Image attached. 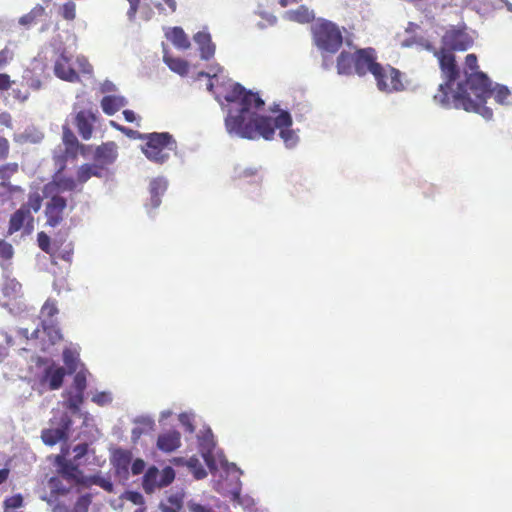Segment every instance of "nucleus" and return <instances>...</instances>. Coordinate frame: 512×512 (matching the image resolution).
<instances>
[{
  "mask_svg": "<svg viewBox=\"0 0 512 512\" xmlns=\"http://www.w3.org/2000/svg\"><path fill=\"white\" fill-rule=\"evenodd\" d=\"M315 45L321 51L323 57L322 66L330 69L333 61L329 55L336 53L343 43L342 33L339 27L328 20H319L312 26Z\"/></svg>",
  "mask_w": 512,
  "mask_h": 512,
  "instance_id": "obj_5",
  "label": "nucleus"
},
{
  "mask_svg": "<svg viewBox=\"0 0 512 512\" xmlns=\"http://www.w3.org/2000/svg\"><path fill=\"white\" fill-rule=\"evenodd\" d=\"M9 152V143L6 138L0 136V160L7 157Z\"/></svg>",
  "mask_w": 512,
  "mask_h": 512,
  "instance_id": "obj_60",
  "label": "nucleus"
},
{
  "mask_svg": "<svg viewBox=\"0 0 512 512\" xmlns=\"http://www.w3.org/2000/svg\"><path fill=\"white\" fill-rule=\"evenodd\" d=\"M48 488L50 492L55 495L65 496L67 495L73 486H70L62 477L53 476L48 480Z\"/></svg>",
  "mask_w": 512,
  "mask_h": 512,
  "instance_id": "obj_36",
  "label": "nucleus"
},
{
  "mask_svg": "<svg viewBox=\"0 0 512 512\" xmlns=\"http://www.w3.org/2000/svg\"><path fill=\"white\" fill-rule=\"evenodd\" d=\"M199 447L201 455L211 473H214L219 467L224 473L231 470V464L227 461L224 454L216 450L213 434L210 428H207L202 436H199Z\"/></svg>",
  "mask_w": 512,
  "mask_h": 512,
  "instance_id": "obj_7",
  "label": "nucleus"
},
{
  "mask_svg": "<svg viewBox=\"0 0 512 512\" xmlns=\"http://www.w3.org/2000/svg\"><path fill=\"white\" fill-rule=\"evenodd\" d=\"M355 53L343 50L337 57V72L339 75H350L354 72Z\"/></svg>",
  "mask_w": 512,
  "mask_h": 512,
  "instance_id": "obj_31",
  "label": "nucleus"
},
{
  "mask_svg": "<svg viewBox=\"0 0 512 512\" xmlns=\"http://www.w3.org/2000/svg\"><path fill=\"white\" fill-rule=\"evenodd\" d=\"M87 374H88V370L85 369L84 367L79 369V371L75 372L74 381H73V385H74V389H75L74 392H80V393L84 394V391L87 387Z\"/></svg>",
  "mask_w": 512,
  "mask_h": 512,
  "instance_id": "obj_40",
  "label": "nucleus"
},
{
  "mask_svg": "<svg viewBox=\"0 0 512 512\" xmlns=\"http://www.w3.org/2000/svg\"><path fill=\"white\" fill-rule=\"evenodd\" d=\"M42 198L38 193H31L28 198V202L25 205L27 209L38 212L41 208Z\"/></svg>",
  "mask_w": 512,
  "mask_h": 512,
  "instance_id": "obj_51",
  "label": "nucleus"
},
{
  "mask_svg": "<svg viewBox=\"0 0 512 512\" xmlns=\"http://www.w3.org/2000/svg\"><path fill=\"white\" fill-rule=\"evenodd\" d=\"M30 217L29 209L26 206H21L17 211H15L10 218L9 221V234H13L14 232L19 231L27 218Z\"/></svg>",
  "mask_w": 512,
  "mask_h": 512,
  "instance_id": "obj_34",
  "label": "nucleus"
},
{
  "mask_svg": "<svg viewBox=\"0 0 512 512\" xmlns=\"http://www.w3.org/2000/svg\"><path fill=\"white\" fill-rule=\"evenodd\" d=\"M167 188L168 180L163 176H158L150 181V198L145 204L148 214L152 215V211L156 210L161 205V197L165 194Z\"/></svg>",
  "mask_w": 512,
  "mask_h": 512,
  "instance_id": "obj_17",
  "label": "nucleus"
},
{
  "mask_svg": "<svg viewBox=\"0 0 512 512\" xmlns=\"http://www.w3.org/2000/svg\"><path fill=\"white\" fill-rule=\"evenodd\" d=\"M117 145L114 142H107L95 151V159L103 162L104 164H112L117 158Z\"/></svg>",
  "mask_w": 512,
  "mask_h": 512,
  "instance_id": "obj_29",
  "label": "nucleus"
},
{
  "mask_svg": "<svg viewBox=\"0 0 512 512\" xmlns=\"http://www.w3.org/2000/svg\"><path fill=\"white\" fill-rule=\"evenodd\" d=\"M442 44L443 46L440 50L453 54L452 51H465L469 49L473 44V38L467 32L464 24L451 26L443 35Z\"/></svg>",
  "mask_w": 512,
  "mask_h": 512,
  "instance_id": "obj_10",
  "label": "nucleus"
},
{
  "mask_svg": "<svg viewBox=\"0 0 512 512\" xmlns=\"http://www.w3.org/2000/svg\"><path fill=\"white\" fill-rule=\"evenodd\" d=\"M73 459H71L74 463H77L78 465H81V459L88 453V444L87 443H80L77 444L73 448Z\"/></svg>",
  "mask_w": 512,
  "mask_h": 512,
  "instance_id": "obj_50",
  "label": "nucleus"
},
{
  "mask_svg": "<svg viewBox=\"0 0 512 512\" xmlns=\"http://www.w3.org/2000/svg\"><path fill=\"white\" fill-rule=\"evenodd\" d=\"M92 401L99 406H106L113 401V396L108 391L97 392L93 395Z\"/></svg>",
  "mask_w": 512,
  "mask_h": 512,
  "instance_id": "obj_48",
  "label": "nucleus"
},
{
  "mask_svg": "<svg viewBox=\"0 0 512 512\" xmlns=\"http://www.w3.org/2000/svg\"><path fill=\"white\" fill-rule=\"evenodd\" d=\"M11 85V80L9 75L7 74H0V90H7Z\"/></svg>",
  "mask_w": 512,
  "mask_h": 512,
  "instance_id": "obj_62",
  "label": "nucleus"
},
{
  "mask_svg": "<svg viewBox=\"0 0 512 512\" xmlns=\"http://www.w3.org/2000/svg\"><path fill=\"white\" fill-rule=\"evenodd\" d=\"M132 461V455L125 450H117L113 458L115 473L122 479L127 480L129 476V467Z\"/></svg>",
  "mask_w": 512,
  "mask_h": 512,
  "instance_id": "obj_25",
  "label": "nucleus"
},
{
  "mask_svg": "<svg viewBox=\"0 0 512 512\" xmlns=\"http://www.w3.org/2000/svg\"><path fill=\"white\" fill-rule=\"evenodd\" d=\"M117 90L116 85L110 80H105L100 87L102 93L115 92Z\"/></svg>",
  "mask_w": 512,
  "mask_h": 512,
  "instance_id": "obj_61",
  "label": "nucleus"
},
{
  "mask_svg": "<svg viewBox=\"0 0 512 512\" xmlns=\"http://www.w3.org/2000/svg\"><path fill=\"white\" fill-rule=\"evenodd\" d=\"M190 512H215L210 506L199 504L193 500L187 503Z\"/></svg>",
  "mask_w": 512,
  "mask_h": 512,
  "instance_id": "obj_55",
  "label": "nucleus"
},
{
  "mask_svg": "<svg viewBox=\"0 0 512 512\" xmlns=\"http://www.w3.org/2000/svg\"><path fill=\"white\" fill-rule=\"evenodd\" d=\"M92 498L90 494L81 495L74 504L71 512H88Z\"/></svg>",
  "mask_w": 512,
  "mask_h": 512,
  "instance_id": "obj_44",
  "label": "nucleus"
},
{
  "mask_svg": "<svg viewBox=\"0 0 512 512\" xmlns=\"http://www.w3.org/2000/svg\"><path fill=\"white\" fill-rule=\"evenodd\" d=\"M163 61L173 72L185 76L188 73V63L181 58H174L167 52L163 44Z\"/></svg>",
  "mask_w": 512,
  "mask_h": 512,
  "instance_id": "obj_33",
  "label": "nucleus"
},
{
  "mask_svg": "<svg viewBox=\"0 0 512 512\" xmlns=\"http://www.w3.org/2000/svg\"><path fill=\"white\" fill-rule=\"evenodd\" d=\"M121 132L124 133L126 136H128L131 139H140L144 140L146 134L140 133L139 131L127 128V127H121Z\"/></svg>",
  "mask_w": 512,
  "mask_h": 512,
  "instance_id": "obj_57",
  "label": "nucleus"
},
{
  "mask_svg": "<svg viewBox=\"0 0 512 512\" xmlns=\"http://www.w3.org/2000/svg\"><path fill=\"white\" fill-rule=\"evenodd\" d=\"M77 63L83 73L90 74L92 72V66L85 57H77Z\"/></svg>",
  "mask_w": 512,
  "mask_h": 512,
  "instance_id": "obj_58",
  "label": "nucleus"
},
{
  "mask_svg": "<svg viewBox=\"0 0 512 512\" xmlns=\"http://www.w3.org/2000/svg\"><path fill=\"white\" fill-rule=\"evenodd\" d=\"M181 445V435L176 430L160 434L157 438V447L163 452H173Z\"/></svg>",
  "mask_w": 512,
  "mask_h": 512,
  "instance_id": "obj_26",
  "label": "nucleus"
},
{
  "mask_svg": "<svg viewBox=\"0 0 512 512\" xmlns=\"http://www.w3.org/2000/svg\"><path fill=\"white\" fill-rule=\"evenodd\" d=\"M372 75L375 78L378 90L383 93L390 94L401 92L405 89L400 79V71L390 65L382 66L379 64V66H374Z\"/></svg>",
  "mask_w": 512,
  "mask_h": 512,
  "instance_id": "obj_9",
  "label": "nucleus"
},
{
  "mask_svg": "<svg viewBox=\"0 0 512 512\" xmlns=\"http://www.w3.org/2000/svg\"><path fill=\"white\" fill-rule=\"evenodd\" d=\"M65 374L64 367L51 364L44 369L40 384L47 386L49 390H57L62 386Z\"/></svg>",
  "mask_w": 512,
  "mask_h": 512,
  "instance_id": "obj_18",
  "label": "nucleus"
},
{
  "mask_svg": "<svg viewBox=\"0 0 512 512\" xmlns=\"http://www.w3.org/2000/svg\"><path fill=\"white\" fill-rule=\"evenodd\" d=\"M76 188V181L72 177L56 176L43 188V195L63 196L65 192H72Z\"/></svg>",
  "mask_w": 512,
  "mask_h": 512,
  "instance_id": "obj_20",
  "label": "nucleus"
},
{
  "mask_svg": "<svg viewBox=\"0 0 512 512\" xmlns=\"http://www.w3.org/2000/svg\"><path fill=\"white\" fill-rule=\"evenodd\" d=\"M225 474V481L221 479L216 483V491L224 496H229L233 502L245 508L249 507V505L252 503V499L249 497L241 496V471L236 467L234 463H232L231 470H228V472Z\"/></svg>",
  "mask_w": 512,
  "mask_h": 512,
  "instance_id": "obj_8",
  "label": "nucleus"
},
{
  "mask_svg": "<svg viewBox=\"0 0 512 512\" xmlns=\"http://www.w3.org/2000/svg\"><path fill=\"white\" fill-rule=\"evenodd\" d=\"M505 106H512V90L505 85L495 84L483 72L472 73L465 83H458L457 89L449 91L450 105L447 108L464 109L480 114L490 120L493 116L491 108L485 106L488 97Z\"/></svg>",
  "mask_w": 512,
  "mask_h": 512,
  "instance_id": "obj_2",
  "label": "nucleus"
},
{
  "mask_svg": "<svg viewBox=\"0 0 512 512\" xmlns=\"http://www.w3.org/2000/svg\"><path fill=\"white\" fill-rule=\"evenodd\" d=\"M284 18L289 21L297 23H309L315 18L313 10H310L307 6L301 5L295 10H288L284 13Z\"/></svg>",
  "mask_w": 512,
  "mask_h": 512,
  "instance_id": "obj_30",
  "label": "nucleus"
},
{
  "mask_svg": "<svg viewBox=\"0 0 512 512\" xmlns=\"http://www.w3.org/2000/svg\"><path fill=\"white\" fill-rule=\"evenodd\" d=\"M186 465L196 479L200 480L206 477L207 473L201 465L199 459L192 457L186 461Z\"/></svg>",
  "mask_w": 512,
  "mask_h": 512,
  "instance_id": "obj_41",
  "label": "nucleus"
},
{
  "mask_svg": "<svg viewBox=\"0 0 512 512\" xmlns=\"http://www.w3.org/2000/svg\"><path fill=\"white\" fill-rule=\"evenodd\" d=\"M55 464L58 475L69 483L70 486H74L75 484H86V476L79 469L80 465L77 463L66 459L62 455H58L55 459Z\"/></svg>",
  "mask_w": 512,
  "mask_h": 512,
  "instance_id": "obj_13",
  "label": "nucleus"
},
{
  "mask_svg": "<svg viewBox=\"0 0 512 512\" xmlns=\"http://www.w3.org/2000/svg\"><path fill=\"white\" fill-rule=\"evenodd\" d=\"M165 37L179 50H186L191 43L181 27H172L165 32Z\"/></svg>",
  "mask_w": 512,
  "mask_h": 512,
  "instance_id": "obj_27",
  "label": "nucleus"
},
{
  "mask_svg": "<svg viewBox=\"0 0 512 512\" xmlns=\"http://www.w3.org/2000/svg\"><path fill=\"white\" fill-rule=\"evenodd\" d=\"M18 171L17 163H8L0 167V178L3 180L2 184L5 185L6 181Z\"/></svg>",
  "mask_w": 512,
  "mask_h": 512,
  "instance_id": "obj_45",
  "label": "nucleus"
},
{
  "mask_svg": "<svg viewBox=\"0 0 512 512\" xmlns=\"http://www.w3.org/2000/svg\"><path fill=\"white\" fill-rule=\"evenodd\" d=\"M49 199L45 207L46 224L50 227L58 226L64 219L67 208V198L64 196L44 195Z\"/></svg>",
  "mask_w": 512,
  "mask_h": 512,
  "instance_id": "obj_15",
  "label": "nucleus"
},
{
  "mask_svg": "<svg viewBox=\"0 0 512 512\" xmlns=\"http://www.w3.org/2000/svg\"><path fill=\"white\" fill-rule=\"evenodd\" d=\"M63 362L65 365L66 373L73 374L79 371L78 368L83 365L80 363L79 352L76 348H65L63 351Z\"/></svg>",
  "mask_w": 512,
  "mask_h": 512,
  "instance_id": "obj_32",
  "label": "nucleus"
},
{
  "mask_svg": "<svg viewBox=\"0 0 512 512\" xmlns=\"http://www.w3.org/2000/svg\"><path fill=\"white\" fill-rule=\"evenodd\" d=\"M256 14H258L262 19L266 20L270 26L275 25L277 22L276 16H274L271 13L258 10V11H256Z\"/></svg>",
  "mask_w": 512,
  "mask_h": 512,
  "instance_id": "obj_59",
  "label": "nucleus"
},
{
  "mask_svg": "<svg viewBox=\"0 0 512 512\" xmlns=\"http://www.w3.org/2000/svg\"><path fill=\"white\" fill-rule=\"evenodd\" d=\"M185 492L182 488H177L169 492L166 500L159 504L161 512H180L183 509Z\"/></svg>",
  "mask_w": 512,
  "mask_h": 512,
  "instance_id": "obj_22",
  "label": "nucleus"
},
{
  "mask_svg": "<svg viewBox=\"0 0 512 512\" xmlns=\"http://www.w3.org/2000/svg\"><path fill=\"white\" fill-rule=\"evenodd\" d=\"M131 472L133 475L141 474L145 469V462L142 459H136L131 464Z\"/></svg>",
  "mask_w": 512,
  "mask_h": 512,
  "instance_id": "obj_56",
  "label": "nucleus"
},
{
  "mask_svg": "<svg viewBox=\"0 0 512 512\" xmlns=\"http://www.w3.org/2000/svg\"><path fill=\"white\" fill-rule=\"evenodd\" d=\"M418 25L410 22L405 32L407 37L402 40L401 46L406 48H416L418 51H428L432 53L438 60L441 72L445 77V82L439 85L438 93L434 96L436 102L443 107L450 105L449 91L454 81L459 77V67L456 64L454 54L437 49L431 40L423 35L417 33Z\"/></svg>",
  "mask_w": 512,
  "mask_h": 512,
  "instance_id": "obj_3",
  "label": "nucleus"
},
{
  "mask_svg": "<svg viewBox=\"0 0 512 512\" xmlns=\"http://www.w3.org/2000/svg\"><path fill=\"white\" fill-rule=\"evenodd\" d=\"M92 176L101 177V169L97 165L84 164L77 170V180L82 184Z\"/></svg>",
  "mask_w": 512,
  "mask_h": 512,
  "instance_id": "obj_38",
  "label": "nucleus"
},
{
  "mask_svg": "<svg viewBox=\"0 0 512 512\" xmlns=\"http://www.w3.org/2000/svg\"><path fill=\"white\" fill-rule=\"evenodd\" d=\"M97 485L105 491L112 493L114 491V485L108 477L103 476L101 473L86 476V484L84 486Z\"/></svg>",
  "mask_w": 512,
  "mask_h": 512,
  "instance_id": "obj_39",
  "label": "nucleus"
},
{
  "mask_svg": "<svg viewBox=\"0 0 512 512\" xmlns=\"http://www.w3.org/2000/svg\"><path fill=\"white\" fill-rule=\"evenodd\" d=\"M122 499H126L139 507L145 506L143 495L137 491H126L121 495Z\"/></svg>",
  "mask_w": 512,
  "mask_h": 512,
  "instance_id": "obj_46",
  "label": "nucleus"
},
{
  "mask_svg": "<svg viewBox=\"0 0 512 512\" xmlns=\"http://www.w3.org/2000/svg\"><path fill=\"white\" fill-rule=\"evenodd\" d=\"M35 22V18L29 13L23 15L19 19V24L22 26H29Z\"/></svg>",
  "mask_w": 512,
  "mask_h": 512,
  "instance_id": "obj_63",
  "label": "nucleus"
},
{
  "mask_svg": "<svg viewBox=\"0 0 512 512\" xmlns=\"http://www.w3.org/2000/svg\"><path fill=\"white\" fill-rule=\"evenodd\" d=\"M465 65H466V70H465V76L466 78H468L472 73H476L478 72L476 69H477V57L475 54H468L466 56V61H465ZM467 81V79H465V81H461L460 83H465Z\"/></svg>",
  "mask_w": 512,
  "mask_h": 512,
  "instance_id": "obj_47",
  "label": "nucleus"
},
{
  "mask_svg": "<svg viewBox=\"0 0 512 512\" xmlns=\"http://www.w3.org/2000/svg\"><path fill=\"white\" fill-rule=\"evenodd\" d=\"M63 145L65 147V155H58L56 151L55 158L62 162L67 158H75L80 145L75 134L66 126L63 127Z\"/></svg>",
  "mask_w": 512,
  "mask_h": 512,
  "instance_id": "obj_24",
  "label": "nucleus"
},
{
  "mask_svg": "<svg viewBox=\"0 0 512 512\" xmlns=\"http://www.w3.org/2000/svg\"><path fill=\"white\" fill-rule=\"evenodd\" d=\"M219 75L214 74L207 88L212 91L218 84ZM215 98L226 112L224 126L231 138L257 141H272L276 130L285 148L294 149L300 142L298 131L292 129V116L287 110L278 109L269 114L264 113L265 102L258 93L247 90L239 83L227 86L217 85Z\"/></svg>",
  "mask_w": 512,
  "mask_h": 512,
  "instance_id": "obj_1",
  "label": "nucleus"
},
{
  "mask_svg": "<svg viewBox=\"0 0 512 512\" xmlns=\"http://www.w3.org/2000/svg\"><path fill=\"white\" fill-rule=\"evenodd\" d=\"M50 47L52 51L51 60L54 62V74L56 77L67 82H77L79 76L71 64L73 52L64 45L62 36H55L50 43Z\"/></svg>",
  "mask_w": 512,
  "mask_h": 512,
  "instance_id": "obj_6",
  "label": "nucleus"
},
{
  "mask_svg": "<svg viewBox=\"0 0 512 512\" xmlns=\"http://www.w3.org/2000/svg\"><path fill=\"white\" fill-rule=\"evenodd\" d=\"M193 40L199 46L201 59L209 60L214 56L216 47L206 29L197 32Z\"/></svg>",
  "mask_w": 512,
  "mask_h": 512,
  "instance_id": "obj_23",
  "label": "nucleus"
},
{
  "mask_svg": "<svg viewBox=\"0 0 512 512\" xmlns=\"http://www.w3.org/2000/svg\"><path fill=\"white\" fill-rule=\"evenodd\" d=\"M75 125L83 140H89L92 136L96 115L90 110H81L76 113Z\"/></svg>",
  "mask_w": 512,
  "mask_h": 512,
  "instance_id": "obj_21",
  "label": "nucleus"
},
{
  "mask_svg": "<svg viewBox=\"0 0 512 512\" xmlns=\"http://www.w3.org/2000/svg\"><path fill=\"white\" fill-rule=\"evenodd\" d=\"M179 421L182 426L185 428V431L188 433H193L195 431V427L193 425V414L190 413H181L179 415Z\"/></svg>",
  "mask_w": 512,
  "mask_h": 512,
  "instance_id": "obj_52",
  "label": "nucleus"
},
{
  "mask_svg": "<svg viewBox=\"0 0 512 512\" xmlns=\"http://www.w3.org/2000/svg\"><path fill=\"white\" fill-rule=\"evenodd\" d=\"M22 78L25 84L33 90H39L42 86L40 77L36 76L32 70H25Z\"/></svg>",
  "mask_w": 512,
  "mask_h": 512,
  "instance_id": "obj_43",
  "label": "nucleus"
},
{
  "mask_svg": "<svg viewBox=\"0 0 512 512\" xmlns=\"http://www.w3.org/2000/svg\"><path fill=\"white\" fill-rule=\"evenodd\" d=\"M14 255L13 246L7 241L0 239V257L5 260H10Z\"/></svg>",
  "mask_w": 512,
  "mask_h": 512,
  "instance_id": "obj_53",
  "label": "nucleus"
},
{
  "mask_svg": "<svg viewBox=\"0 0 512 512\" xmlns=\"http://www.w3.org/2000/svg\"><path fill=\"white\" fill-rule=\"evenodd\" d=\"M61 15L66 20H74L76 17V5L74 2L69 1L63 4L61 8Z\"/></svg>",
  "mask_w": 512,
  "mask_h": 512,
  "instance_id": "obj_49",
  "label": "nucleus"
},
{
  "mask_svg": "<svg viewBox=\"0 0 512 512\" xmlns=\"http://www.w3.org/2000/svg\"><path fill=\"white\" fill-rule=\"evenodd\" d=\"M58 313V309L54 301L47 300L41 308L36 327L29 334L28 328H19L17 333L19 336L26 340H41L43 341L42 349L45 347L46 339L49 344H55L61 338L59 329L56 326V319L54 316Z\"/></svg>",
  "mask_w": 512,
  "mask_h": 512,
  "instance_id": "obj_4",
  "label": "nucleus"
},
{
  "mask_svg": "<svg viewBox=\"0 0 512 512\" xmlns=\"http://www.w3.org/2000/svg\"><path fill=\"white\" fill-rule=\"evenodd\" d=\"M175 479V471L172 467L166 466L159 470L156 466H150L142 481V486L147 494H152L156 489L169 486Z\"/></svg>",
  "mask_w": 512,
  "mask_h": 512,
  "instance_id": "obj_11",
  "label": "nucleus"
},
{
  "mask_svg": "<svg viewBox=\"0 0 512 512\" xmlns=\"http://www.w3.org/2000/svg\"><path fill=\"white\" fill-rule=\"evenodd\" d=\"M2 293L5 297L15 300L13 304H5L9 313L14 316H20L22 313L29 312L27 305L21 300L22 298V285L15 278L7 277L2 286Z\"/></svg>",
  "mask_w": 512,
  "mask_h": 512,
  "instance_id": "obj_12",
  "label": "nucleus"
},
{
  "mask_svg": "<svg viewBox=\"0 0 512 512\" xmlns=\"http://www.w3.org/2000/svg\"><path fill=\"white\" fill-rule=\"evenodd\" d=\"M144 140H146L145 147L153 149H163L166 151H174L177 148V143L173 136L168 132H153L146 134Z\"/></svg>",
  "mask_w": 512,
  "mask_h": 512,
  "instance_id": "obj_19",
  "label": "nucleus"
},
{
  "mask_svg": "<svg viewBox=\"0 0 512 512\" xmlns=\"http://www.w3.org/2000/svg\"><path fill=\"white\" fill-rule=\"evenodd\" d=\"M374 66H379L376 62V53L373 48L358 49L355 52L354 72L359 76H364L367 72L372 74Z\"/></svg>",
  "mask_w": 512,
  "mask_h": 512,
  "instance_id": "obj_16",
  "label": "nucleus"
},
{
  "mask_svg": "<svg viewBox=\"0 0 512 512\" xmlns=\"http://www.w3.org/2000/svg\"><path fill=\"white\" fill-rule=\"evenodd\" d=\"M63 406L69 409L73 414L80 412V406L84 401V394L80 392L67 391L63 393Z\"/></svg>",
  "mask_w": 512,
  "mask_h": 512,
  "instance_id": "obj_35",
  "label": "nucleus"
},
{
  "mask_svg": "<svg viewBox=\"0 0 512 512\" xmlns=\"http://www.w3.org/2000/svg\"><path fill=\"white\" fill-rule=\"evenodd\" d=\"M37 242L40 249L46 253H51V245H50V237L44 233L40 232L37 235Z\"/></svg>",
  "mask_w": 512,
  "mask_h": 512,
  "instance_id": "obj_54",
  "label": "nucleus"
},
{
  "mask_svg": "<svg viewBox=\"0 0 512 512\" xmlns=\"http://www.w3.org/2000/svg\"><path fill=\"white\" fill-rule=\"evenodd\" d=\"M72 426V419L67 413H63L57 423H52V427L42 431L41 438L47 445H55L69 437Z\"/></svg>",
  "mask_w": 512,
  "mask_h": 512,
  "instance_id": "obj_14",
  "label": "nucleus"
},
{
  "mask_svg": "<svg viewBox=\"0 0 512 512\" xmlns=\"http://www.w3.org/2000/svg\"><path fill=\"white\" fill-rule=\"evenodd\" d=\"M127 104V99L119 95L104 96L101 100V108L103 112L107 115H114Z\"/></svg>",
  "mask_w": 512,
  "mask_h": 512,
  "instance_id": "obj_28",
  "label": "nucleus"
},
{
  "mask_svg": "<svg viewBox=\"0 0 512 512\" xmlns=\"http://www.w3.org/2000/svg\"><path fill=\"white\" fill-rule=\"evenodd\" d=\"M45 13V8L42 5L37 4L31 11L30 14L35 18V20Z\"/></svg>",
  "mask_w": 512,
  "mask_h": 512,
  "instance_id": "obj_64",
  "label": "nucleus"
},
{
  "mask_svg": "<svg viewBox=\"0 0 512 512\" xmlns=\"http://www.w3.org/2000/svg\"><path fill=\"white\" fill-rule=\"evenodd\" d=\"M142 152L148 160L157 164H164L170 158V151H166L160 148L153 149L142 146Z\"/></svg>",
  "mask_w": 512,
  "mask_h": 512,
  "instance_id": "obj_37",
  "label": "nucleus"
},
{
  "mask_svg": "<svg viewBox=\"0 0 512 512\" xmlns=\"http://www.w3.org/2000/svg\"><path fill=\"white\" fill-rule=\"evenodd\" d=\"M160 1H152L154 7L158 10L160 14H173L177 10V1L176 0H162Z\"/></svg>",
  "mask_w": 512,
  "mask_h": 512,
  "instance_id": "obj_42",
  "label": "nucleus"
}]
</instances>
